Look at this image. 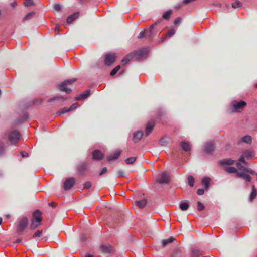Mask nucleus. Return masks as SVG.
<instances>
[{
	"label": "nucleus",
	"mask_w": 257,
	"mask_h": 257,
	"mask_svg": "<svg viewBox=\"0 0 257 257\" xmlns=\"http://www.w3.org/2000/svg\"><path fill=\"white\" fill-rule=\"evenodd\" d=\"M29 221L26 217H22L19 219L16 225V231L22 234L25 228L28 226Z\"/></svg>",
	"instance_id": "nucleus-1"
},
{
	"label": "nucleus",
	"mask_w": 257,
	"mask_h": 257,
	"mask_svg": "<svg viewBox=\"0 0 257 257\" xmlns=\"http://www.w3.org/2000/svg\"><path fill=\"white\" fill-rule=\"evenodd\" d=\"M76 79L73 78L64 81L59 85V89L60 91L65 92L66 93H70L71 92V89L68 87V85H71L75 82Z\"/></svg>",
	"instance_id": "nucleus-2"
},
{
	"label": "nucleus",
	"mask_w": 257,
	"mask_h": 257,
	"mask_svg": "<svg viewBox=\"0 0 257 257\" xmlns=\"http://www.w3.org/2000/svg\"><path fill=\"white\" fill-rule=\"evenodd\" d=\"M247 105L246 103L242 100L239 101L234 100L231 102L232 111L234 112H240Z\"/></svg>",
	"instance_id": "nucleus-3"
},
{
	"label": "nucleus",
	"mask_w": 257,
	"mask_h": 257,
	"mask_svg": "<svg viewBox=\"0 0 257 257\" xmlns=\"http://www.w3.org/2000/svg\"><path fill=\"white\" fill-rule=\"evenodd\" d=\"M148 52V50L146 48H143L135 50L132 52L131 53L133 55L134 59L139 60L141 58L145 57Z\"/></svg>",
	"instance_id": "nucleus-4"
},
{
	"label": "nucleus",
	"mask_w": 257,
	"mask_h": 257,
	"mask_svg": "<svg viewBox=\"0 0 257 257\" xmlns=\"http://www.w3.org/2000/svg\"><path fill=\"white\" fill-rule=\"evenodd\" d=\"M21 138L20 133L17 131H12L8 135V139L12 144L17 143Z\"/></svg>",
	"instance_id": "nucleus-5"
},
{
	"label": "nucleus",
	"mask_w": 257,
	"mask_h": 257,
	"mask_svg": "<svg viewBox=\"0 0 257 257\" xmlns=\"http://www.w3.org/2000/svg\"><path fill=\"white\" fill-rule=\"evenodd\" d=\"M156 181L160 184H167L170 182V175L164 172L158 175Z\"/></svg>",
	"instance_id": "nucleus-6"
},
{
	"label": "nucleus",
	"mask_w": 257,
	"mask_h": 257,
	"mask_svg": "<svg viewBox=\"0 0 257 257\" xmlns=\"http://www.w3.org/2000/svg\"><path fill=\"white\" fill-rule=\"evenodd\" d=\"M75 183L74 177H69L66 179L64 182L63 186L65 190H68L73 187Z\"/></svg>",
	"instance_id": "nucleus-7"
},
{
	"label": "nucleus",
	"mask_w": 257,
	"mask_h": 257,
	"mask_svg": "<svg viewBox=\"0 0 257 257\" xmlns=\"http://www.w3.org/2000/svg\"><path fill=\"white\" fill-rule=\"evenodd\" d=\"M116 59V55L114 53H109L105 56V64L107 66L111 65Z\"/></svg>",
	"instance_id": "nucleus-8"
},
{
	"label": "nucleus",
	"mask_w": 257,
	"mask_h": 257,
	"mask_svg": "<svg viewBox=\"0 0 257 257\" xmlns=\"http://www.w3.org/2000/svg\"><path fill=\"white\" fill-rule=\"evenodd\" d=\"M77 107V103H75L72 104L70 108L64 107L62 108L61 110L58 111L56 114L57 115H60L61 114H64L66 112H70L75 109Z\"/></svg>",
	"instance_id": "nucleus-9"
},
{
	"label": "nucleus",
	"mask_w": 257,
	"mask_h": 257,
	"mask_svg": "<svg viewBox=\"0 0 257 257\" xmlns=\"http://www.w3.org/2000/svg\"><path fill=\"white\" fill-rule=\"evenodd\" d=\"M88 164L86 162H82L77 165V170L78 173L83 175L87 169Z\"/></svg>",
	"instance_id": "nucleus-10"
},
{
	"label": "nucleus",
	"mask_w": 257,
	"mask_h": 257,
	"mask_svg": "<svg viewBox=\"0 0 257 257\" xmlns=\"http://www.w3.org/2000/svg\"><path fill=\"white\" fill-rule=\"evenodd\" d=\"M158 23V22H156L154 24L151 25L149 27V30L148 32V34L147 35V37L150 40L152 39V38L153 37L155 34L159 31H156L155 30H154L155 27L157 25Z\"/></svg>",
	"instance_id": "nucleus-11"
},
{
	"label": "nucleus",
	"mask_w": 257,
	"mask_h": 257,
	"mask_svg": "<svg viewBox=\"0 0 257 257\" xmlns=\"http://www.w3.org/2000/svg\"><path fill=\"white\" fill-rule=\"evenodd\" d=\"M42 213L39 210H35L33 213L32 220L35 221L38 223H41L42 221Z\"/></svg>",
	"instance_id": "nucleus-12"
},
{
	"label": "nucleus",
	"mask_w": 257,
	"mask_h": 257,
	"mask_svg": "<svg viewBox=\"0 0 257 257\" xmlns=\"http://www.w3.org/2000/svg\"><path fill=\"white\" fill-rule=\"evenodd\" d=\"M154 126L155 121L153 120H150L147 123L145 131L146 136H148L151 133Z\"/></svg>",
	"instance_id": "nucleus-13"
},
{
	"label": "nucleus",
	"mask_w": 257,
	"mask_h": 257,
	"mask_svg": "<svg viewBox=\"0 0 257 257\" xmlns=\"http://www.w3.org/2000/svg\"><path fill=\"white\" fill-rule=\"evenodd\" d=\"M92 155L93 159L97 160H101L104 156L103 153L98 150H94L92 153Z\"/></svg>",
	"instance_id": "nucleus-14"
},
{
	"label": "nucleus",
	"mask_w": 257,
	"mask_h": 257,
	"mask_svg": "<svg viewBox=\"0 0 257 257\" xmlns=\"http://www.w3.org/2000/svg\"><path fill=\"white\" fill-rule=\"evenodd\" d=\"M237 176L239 178H241L247 182H250L251 180V177L248 174L242 172H239L237 173Z\"/></svg>",
	"instance_id": "nucleus-15"
},
{
	"label": "nucleus",
	"mask_w": 257,
	"mask_h": 257,
	"mask_svg": "<svg viewBox=\"0 0 257 257\" xmlns=\"http://www.w3.org/2000/svg\"><path fill=\"white\" fill-rule=\"evenodd\" d=\"M143 135L142 131H137L133 134L132 140L134 142L137 143L140 140Z\"/></svg>",
	"instance_id": "nucleus-16"
},
{
	"label": "nucleus",
	"mask_w": 257,
	"mask_h": 257,
	"mask_svg": "<svg viewBox=\"0 0 257 257\" xmlns=\"http://www.w3.org/2000/svg\"><path fill=\"white\" fill-rule=\"evenodd\" d=\"M121 154V151L117 150L114 152L111 153L109 155L107 158L108 161H112L118 158Z\"/></svg>",
	"instance_id": "nucleus-17"
},
{
	"label": "nucleus",
	"mask_w": 257,
	"mask_h": 257,
	"mask_svg": "<svg viewBox=\"0 0 257 257\" xmlns=\"http://www.w3.org/2000/svg\"><path fill=\"white\" fill-rule=\"evenodd\" d=\"M214 150V145L212 143H207L204 146V151L207 153H210Z\"/></svg>",
	"instance_id": "nucleus-18"
},
{
	"label": "nucleus",
	"mask_w": 257,
	"mask_h": 257,
	"mask_svg": "<svg viewBox=\"0 0 257 257\" xmlns=\"http://www.w3.org/2000/svg\"><path fill=\"white\" fill-rule=\"evenodd\" d=\"M79 15V13L78 12H75L74 14L69 16L67 18V23L68 24L71 23L78 17Z\"/></svg>",
	"instance_id": "nucleus-19"
},
{
	"label": "nucleus",
	"mask_w": 257,
	"mask_h": 257,
	"mask_svg": "<svg viewBox=\"0 0 257 257\" xmlns=\"http://www.w3.org/2000/svg\"><path fill=\"white\" fill-rule=\"evenodd\" d=\"M90 95V91L86 90L83 93H81L79 96L75 98L76 100H83L86 99Z\"/></svg>",
	"instance_id": "nucleus-20"
},
{
	"label": "nucleus",
	"mask_w": 257,
	"mask_h": 257,
	"mask_svg": "<svg viewBox=\"0 0 257 257\" xmlns=\"http://www.w3.org/2000/svg\"><path fill=\"white\" fill-rule=\"evenodd\" d=\"M134 204L140 208H143L146 205L147 200L146 199H142L139 201H135Z\"/></svg>",
	"instance_id": "nucleus-21"
},
{
	"label": "nucleus",
	"mask_w": 257,
	"mask_h": 257,
	"mask_svg": "<svg viewBox=\"0 0 257 257\" xmlns=\"http://www.w3.org/2000/svg\"><path fill=\"white\" fill-rule=\"evenodd\" d=\"M181 147L186 152L189 151L191 149V145L188 142L182 141L180 144Z\"/></svg>",
	"instance_id": "nucleus-22"
},
{
	"label": "nucleus",
	"mask_w": 257,
	"mask_h": 257,
	"mask_svg": "<svg viewBox=\"0 0 257 257\" xmlns=\"http://www.w3.org/2000/svg\"><path fill=\"white\" fill-rule=\"evenodd\" d=\"M235 161L230 159H224L219 161V163L222 165H232L234 163Z\"/></svg>",
	"instance_id": "nucleus-23"
},
{
	"label": "nucleus",
	"mask_w": 257,
	"mask_h": 257,
	"mask_svg": "<svg viewBox=\"0 0 257 257\" xmlns=\"http://www.w3.org/2000/svg\"><path fill=\"white\" fill-rule=\"evenodd\" d=\"M201 251L197 248H193L191 250V256L192 257H199L201 255Z\"/></svg>",
	"instance_id": "nucleus-24"
},
{
	"label": "nucleus",
	"mask_w": 257,
	"mask_h": 257,
	"mask_svg": "<svg viewBox=\"0 0 257 257\" xmlns=\"http://www.w3.org/2000/svg\"><path fill=\"white\" fill-rule=\"evenodd\" d=\"M211 181V179L209 177H206L205 178H203L202 180V183L205 186V189L206 190H208L209 184Z\"/></svg>",
	"instance_id": "nucleus-25"
},
{
	"label": "nucleus",
	"mask_w": 257,
	"mask_h": 257,
	"mask_svg": "<svg viewBox=\"0 0 257 257\" xmlns=\"http://www.w3.org/2000/svg\"><path fill=\"white\" fill-rule=\"evenodd\" d=\"M175 240V238L173 237H170L169 238L164 239L162 241V243L163 246H166L170 243H172Z\"/></svg>",
	"instance_id": "nucleus-26"
},
{
	"label": "nucleus",
	"mask_w": 257,
	"mask_h": 257,
	"mask_svg": "<svg viewBox=\"0 0 257 257\" xmlns=\"http://www.w3.org/2000/svg\"><path fill=\"white\" fill-rule=\"evenodd\" d=\"M172 13H173V10H169L166 11L165 12H164L163 13V14L162 15L163 19L166 20H168L170 19Z\"/></svg>",
	"instance_id": "nucleus-27"
},
{
	"label": "nucleus",
	"mask_w": 257,
	"mask_h": 257,
	"mask_svg": "<svg viewBox=\"0 0 257 257\" xmlns=\"http://www.w3.org/2000/svg\"><path fill=\"white\" fill-rule=\"evenodd\" d=\"M182 251L179 248L175 249L172 252L171 257H181Z\"/></svg>",
	"instance_id": "nucleus-28"
},
{
	"label": "nucleus",
	"mask_w": 257,
	"mask_h": 257,
	"mask_svg": "<svg viewBox=\"0 0 257 257\" xmlns=\"http://www.w3.org/2000/svg\"><path fill=\"white\" fill-rule=\"evenodd\" d=\"M179 207L182 211H186L189 207V204L188 202H183L179 204Z\"/></svg>",
	"instance_id": "nucleus-29"
},
{
	"label": "nucleus",
	"mask_w": 257,
	"mask_h": 257,
	"mask_svg": "<svg viewBox=\"0 0 257 257\" xmlns=\"http://www.w3.org/2000/svg\"><path fill=\"white\" fill-rule=\"evenodd\" d=\"M133 54H132V53H130L128 54V55H127L122 60V62L123 63V64H126L127 63H128L129 61H130L131 60L133 59L134 58H133Z\"/></svg>",
	"instance_id": "nucleus-30"
},
{
	"label": "nucleus",
	"mask_w": 257,
	"mask_h": 257,
	"mask_svg": "<svg viewBox=\"0 0 257 257\" xmlns=\"http://www.w3.org/2000/svg\"><path fill=\"white\" fill-rule=\"evenodd\" d=\"M224 170L226 172L230 173H236L237 174V173L239 172L237 169L233 167H226L224 169Z\"/></svg>",
	"instance_id": "nucleus-31"
},
{
	"label": "nucleus",
	"mask_w": 257,
	"mask_h": 257,
	"mask_svg": "<svg viewBox=\"0 0 257 257\" xmlns=\"http://www.w3.org/2000/svg\"><path fill=\"white\" fill-rule=\"evenodd\" d=\"M257 195V191L255 189L254 186H252V190L249 196L250 201H252Z\"/></svg>",
	"instance_id": "nucleus-32"
},
{
	"label": "nucleus",
	"mask_w": 257,
	"mask_h": 257,
	"mask_svg": "<svg viewBox=\"0 0 257 257\" xmlns=\"http://www.w3.org/2000/svg\"><path fill=\"white\" fill-rule=\"evenodd\" d=\"M241 141L245 143L250 144L252 141V138L249 135H246L242 138Z\"/></svg>",
	"instance_id": "nucleus-33"
},
{
	"label": "nucleus",
	"mask_w": 257,
	"mask_h": 257,
	"mask_svg": "<svg viewBox=\"0 0 257 257\" xmlns=\"http://www.w3.org/2000/svg\"><path fill=\"white\" fill-rule=\"evenodd\" d=\"M41 223H38V222H36L34 220H31V223L30 226V228L31 230H34L37 227L41 225Z\"/></svg>",
	"instance_id": "nucleus-34"
},
{
	"label": "nucleus",
	"mask_w": 257,
	"mask_h": 257,
	"mask_svg": "<svg viewBox=\"0 0 257 257\" xmlns=\"http://www.w3.org/2000/svg\"><path fill=\"white\" fill-rule=\"evenodd\" d=\"M136 158L137 157L135 156L130 157L126 159L125 161L127 164H132L135 162Z\"/></svg>",
	"instance_id": "nucleus-35"
},
{
	"label": "nucleus",
	"mask_w": 257,
	"mask_h": 257,
	"mask_svg": "<svg viewBox=\"0 0 257 257\" xmlns=\"http://www.w3.org/2000/svg\"><path fill=\"white\" fill-rule=\"evenodd\" d=\"M187 180H188V182L189 185L191 187H193L194 184V177L191 175H189L188 176Z\"/></svg>",
	"instance_id": "nucleus-36"
},
{
	"label": "nucleus",
	"mask_w": 257,
	"mask_h": 257,
	"mask_svg": "<svg viewBox=\"0 0 257 257\" xmlns=\"http://www.w3.org/2000/svg\"><path fill=\"white\" fill-rule=\"evenodd\" d=\"M65 99V98H64L63 96H56V97H53L52 98H50L48 102H52V101H55V100H61V101H63Z\"/></svg>",
	"instance_id": "nucleus-37"
},
{
	"label": "nucleus",
	"mask_w": 257,
	"mask_h": 257,
	"mask_svg": "<svg viewBox=\"0 0 257 257\" xmlns=\"http://www.w3.org/2000/svg\"><path fill=\"white\" fill-rule=\"evenodd\" d=\"M34 12H30L27 14L23 19V21H26L31 19L34 15Z\"/></svg>",
	"instance_id": "nucleus-38"
},
{
	"label": "nucleus",
	"mask_w": 257,
	"mask_h": 257,
	"mask_svg": "<svg viewBox=\"0 0 257 257\" xmlns=\"http://www.w3.org/2000/svg\"><path fill=\"white\" fill-rule=\"evenodd\" d=\"M167 139L166 137H162L159 141V144L162 146H165L167 144Z\"/></svg>",
	"instance_id": "nucleus-39"
},
{
	"label": "nucleus",
	"mask_w": 257,
	"mask_h": 257,
	"mask_svg": "<svg viewBox=\"0 0 257 257\" xmlns=\"http://www.w3.org/2000/svg\"><path fill=\"white\" fill-rule=\"evenodd\" d=\"M120 69V66H117L115 67L110 72V74L111 76L114 75Z\"/></svg>",
	"instance_id": "nucleus-40"
},
{
	"label": "nucleus",
	"mask_w": 257,
	"mask_h": 257,
	"mask_svg": "<svg viewBox=\"0 0 257 257\" xmlns=\"http://www.w3.org/2000/svg\"><path fill=\"white\" fill-rule=\"evenodd\" d=\"M5 153V144L0 141V155H2Z\"/></svg>",
	"instance_id": "nucleus-41"
},
{
	"label": "nucleus",
	"mask_w": 257,
	"mask_h": 257,
	"mask_svg": "<svg viewBox=\"0 0 257 257\" xmlns=\"http://www.w3.org/2000/svg\"><path fill=\"white\" fill-rule=\"evenodd\" d=\"M204 208L205 207L203 203L199 201L197 202V209L198 211H202L204 209Z\"/></svg>",
	"instance_id": "nucleus-42"
},
{
	"label": "nucleus",
	"mask_w": 257,
	"mask_h": 257,
	"mask_svg": "<svg viewBox=\"0 0 257 257\" xmlns=\"http://www.w3.org/2000/svg\"><path fill=\"white\" fill-rule=\"evenodd\" d=\"M42 235V230H37L33 235V237L35 238L36 237H40Z\"/></svg>",
	"instance_id": "nucleus-43"
},
{
	"label": "nucleus",
	"mask_w": 257,
	"mask_h": 257,
	"mask_svg": "<svg viewBox=\"0 0 257 257\" xmlns=\"http://www.w3.org/2000/svg\"><path fill=\"white\" fill-rule=\"evenodd\" d=\"M241 6L242 4L239 1H236L235 2L232 4V7L233 8L240 7Z\"/></svg>",
	"instance_id": "nucleus-44"
},
{
	"label": "nucleus",
	"mask_w": 257,
	"mask_h": 257,
	"mask_svg": "<svg viewBox=\"0 0 257 257\" xmlns=\"http://www.w3.org/2000/svg\"><path fill=\"white\" fill-rule=\"evenodd\" d=\"M175 30L173 29L169 30L166 34V37H171L175 34Z\"/></svg>",
	"instance_id": "nucleus-45"
},
{
	"label": "nucleus",
	"mask_w": 257,
	"mask_h": 257,
	"mask_svg": "<svg viewBox=\"0 0 257 257\" xmlns=\"http://www.w3.org/2000/svg\"><path fill=\"white\" fill-rule=\"evenodd\" d=\"M92 186L91 183L90 181H87L84 184L83 188L84 189H89Z\"/></svg>",
	"instance_id": "nucleus-46"
},
{
	"label": "nucleus",
	"mask_w": 257,
	"mask_h": 257,
	"mask_svg": "<svg viewBox=\"0 0 257 257\" xmlns=\"http://www.w3.org/2000/svg\"><path fill=\"white\" fill-rule=\"evenodd\" d=\"M243 155L247 158H249L251 157V152L248 150L244 151Z\"/></svg>",
	"instance_id": "nucleus-47"
},
{
	"label": "nucleus",
	"mask_w": 257,
	"mask_h": 257,
	"mask_svg": "<svg viewBox=\"0 0 257 257\" xmlns=\"http://www.w3.org/2000/svg\"><path fill=\"white\" fill-rule=\"evenodd\" d=\"M33 4V0H27L24 3V5L26 7H29V6H32Z\"/></svg>",
	"instance_id": "nucleus-48"
},
{
	"label": "nucleus",
	"mask_w": 257,
	"mask_h": 257,
	"mask_svg": "<svg viewBox=\"0 0 257 257\" xmlns=\"http://www.w3.org/2000/svg\"><path fill=\"white\" fill-rule=\"evenodd\" d=\"M145 34H146V30L145 29L140 33V34L138 36V38L141 39V38H143L145 36Z\"/></svg>",
	"instance_id": "nucleus-49"
},
{
	"label": "nucleus",
	"mask_w": 257,
	"mask_h": 257,
	"mask_svg": "<svg viewBox=\"0 0 257 257\" xmlns=\"http://www.w3.org/2000/svg\"><path fill=\"white\" fill-rule=\"evenodd\" d=\"M54 8L55 10L57 11H60L61 10V6L58 4H56L54 6Z\"/></svg>",
	"instance_id": "nucleus-50"
},
{
	"label": "nucleus",
	"mask_w": 257,
	"mask_h": 257,
	"mask_svg": "<svg viewBox=\"0 0 257 257\" xmlns=\"http://www.w3.org/2000/svg\"><path fill=\"white\" fill-rule=\"evenodd\" d=\"M117 175L119 177L124 176V172L122 170H119L117 172Z\"/></svg>",
	"instance_id": "nucleus-51"
},
{
	"label": "nucleus",
	"mask_w": 257,
	"mask_h": 257,
	"mask_svg": "<svg viewBox=\"0 0 257 257\" xmlns=\"http://www.w3.org/2000/svg\"><path fill=\"white\" fill-rule=\"evenodd\" d=\"M244 158H245V156H244L243 155H241L239 159V160L240 162L246 164V162H245V159H244Z\"/></svg>",
	"instance_id": "nucleus-52"
},
{
	"label": "nucleus",
	"mask_w": 257,
	"mask_h": 257,
	"mask_svg": "<svg viewBox=\"0 0 257 257\" xmlns=\"http://www.w3.org/2000/svg\"><path fill=\"white\" fill-rule=\"evenodd\" d=\"M204 191L202 189H199L197 191V194L199 195H202L204 194Z\"/></svg>",
	"instance_id": "nucleus-53"
},
{
	"label": "nucleus",
	"mask_w": 257,
	"mask_h": 257,
	"mask_svg": "<svg viewBox=\"0 0 257 257\" xmlns=\"http://www.w3.org/2000/svg\"><path fill=\"white\" fill-rule=\"evenodd\" d=\"M245 172L251 174H255V171L250 168H247Z\"/></svg>",
	"instance_id": "nucleus-54"
},
{
	"label": "nucleus",
	"mask_w": 257,
	"mask_h": 257,
	"mask_svg": "<svg viewBox=\"0 0 257 257\" xmlns=\"http://www.w3.org/2000/svg\"><path fill=\"white\" fill-rule=\"evenodd\" d=\"M181 18H180V17L177 18L174 21V24L177 25V24L180 23V22H181Z\"/></svg>",
	"instance_id": "nucleus-55"
},
{
	"label": "nucleus",
	"mask_w": 257,
	"mask_h": 257,
	"mask_svg": "<svg viewBox=\"0 0 257 257\" xmlns=\"http://www.w3.org/2000/svg\"><path fill=\"white\" fill-rule=\"evenodd\" d=\"M21 155L22 157H27L29 156L28 153L25 151H22L21 152Z\"/></svg>",
	"instance_id": "nucleus-56"
},
{
	"label": "nucleus",
	"mask_w": 257,
	"mask_h": 257,
	"mask_svg": "<svg viewBox=\"0 0 257 257\" xmlns=\"http://www.w3.org/2000/svg\"><path fill=\"white\" fill-rule=\"evenodd\" d=\"M107 171V168L106 167H104L102 170V171H101V172L99 173V175L101 176L102 175H103V174L106 173Z\"/></svg>",
	"instance_id": "nucleus-57"
},
{
	"label": "nucleus",
	"mask_w": 257,
	"mask_h": 257,
	"mask_svg": "<svg viewBox=\"0 0 257 257\" xmlns=\"http://www.w3.org/2000/svg\"><path fill=\"white\" fill-rule=\"evenodd\" d=\"M103 250L104 251V252H109V249L108 248V247H106V246H101Z\"/></svg>",
	"instance_id": "nucleus-58"
},
{
	"label": "nucleus",
	"mask_w": 257,
	"mask_h": 257,
	"mask_svg": "<svg viewBox=\"0 0 257 257\" xmlns=\"http://www.w3.org/2000/svg\"><path fill=\"white\" fill-rule=\"evenodd\" d=\"M49 205L50 206H51L53 208L55 207L56 206V203L54 202H51V203H49Z\"/></svg>",
	"instance_id": "nucleus-59"
},
{
	"label": "nucleus",
	"mask_w": 257,
	"mask_h": 257,
	"mask_svg": "<svg viewBox=\"0 0 257 257\" xmlns=\"http://www.w3.org/2000/svg\"><path fill=\"white\" fill-rule=\"evenodd\" d=\"M86 238V236L85 235H82L80 237V239L81 240L83 241Z\"/></svg>",
	"instance_id": "nucleus-60"
},
{
	"label": "nucleus",
	"mask_w": 257,
	"mask_h": 257,
	"mask_svg": "<svg viewBox=\"0 0 257 257\" xmlns=\"http://www.w3.org/2000/svg\"><path fill=\"white\" fill-rule=\"evenodd\" d=\"M163 114V112L161 110H159L157 112V115L159 116H161Z\"/></svg>",
	"instance_id": "nucleus-61"
},
{
	"label": "nucleus",
	"mask_w": 257,
	"mask_h": 257,
	"mask_svg": "<svg viewBox=\"0 0 257 257\" xmlns=\"http://www.w3.org/2000/svg\"><path fill=\"white\" fill-rule=\"evenodd\" d=\"M55 31H57V32L56 33V34H58L59 30V27L58 26H56L55 28Z\"/></svg>",
	"instance_id": "nucleus-62"
},
{
	"label": "nucleus",
	"mask_w": 257,
	"mask_h": 257,
	"mask_svg": "<svg viewBox=\"0 0 257 257\" xmlns=\"http://www.w3.org/2000/svg\"><path fill=\"white\" fill-rule=\"evenodd\" d=\"M21 241H22V239H20V238H19V239H16V240L14 241V243H20Z\"/></svg>",
	"instance_id": "nucleus-63"
},
{
	"label": "nucleus",
	"mask_w": 257,
	"mask_h": 257,
	"mask_svg": "<svg viewBox=\"0 0 257 257\" xmlns=\"http://www.w3.org/2000/svg\"><path fill=\"white\" fill-rule=\"evenodd\" d=\"M247 168H245V167L243 166H241L240 167V168H239V170H243L244 171H246Z\"/></svg>",
	"instance_id": "nucleus-64"
}]
</instances>
